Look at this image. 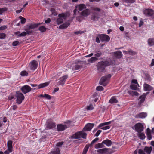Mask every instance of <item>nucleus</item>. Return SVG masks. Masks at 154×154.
<instances>
[{
    "label": "nucleus",
    "mask_w": 154,
    "mask_h": 154,
    "mask_svg": "<svg viewBox=\"0 0 154 154\" xmlns=\"http://www.w3.org/2000/svg\"><path fill=\"white\" fill-rule=\"evenodd\" d=\"M40 24V23L30 24L27 26L26 28L25 29V30L27 32L28 34L31 33L32 32V29L36 28Z\"/></svg>",
    "instance_id": "1"
},
{
    "label": "nucleus",
    "mask_w": 154,
    "mask_h": 154,
    "mask_svg": "<svg viewBox=\"0 0 154 154\" xmlns=\"http://www.w3.org/2000/svg\"><path fill=\"white\" fill-rule=\"evenodd\" d=\"M87 134L83 131H80L75 133L72 136V138L74 139H79L82 138L86 139Z\"/></svg>",
    "instance_id": "2"
},
{
    "label": "nucleus",
    "mask_w": 154,
    "mask_h": 154,
    "mask_svg": "<svg viewBox=\"0 0 154 154\" xmlns=\"http://www.w3.org/2000/svg\"><path fill=\"white\" fill-rule=\"evenodd\" d=\"M16 101L17 103L20 104L24 99V96L23 94L19 92H17L15 95Z\"/></svg>",
    "instance_id": "3"
},
{
    "label": "nucleus",
    "mask_w": 154,
    "mask_h": 154,
    "mask_svg": "<svg viewBox=\"0 0 154 154\" xmlns=\"http://www.w3.org/2000/svg\"><path fill=\"white\" fill-rule=\"evenodd\" d=\"M139 87V85L137 82V81L135 79H133L132 80L131 82L130 87V89L134 90H138V87Z\"/></svg>",
    "instance_id": "4"
},
{
    "label": "nucleus",
    "mask_w": 154,
    "mask_h": 154,
    "mask_svg": "<svg viewBox=\"0 0 154 154\" xmlns=\"http://www.w3.org/2000/svg\"><path fill=\"white\" fill-rule=\"evenodd\" d=\"M59 18L57 20V23L58 24H60L63 22V20L66 18V16L64 14H62L59 15Z\"/></svg>",
    "instance_id": "5"
},
{
    "label": "nucleus",
    "mask_w": 154,
    "mask_h": 154,
    "mask_svg": "<svg viewBox=\"0 0 154 154\" xmlns=\"http://www.w3.org/2000/svg\"><path fill=\"white\" fill-rule=\"evenodd\" d=\"M21 90L24 94L30 92L32 90V88L29 86L28 85H25L21 87Z\"/></svg>",
    "instance_id": "6"
},
{
    "label": "nucleus",
    "mask_w": 154,
    "mask_h": 154,
    "mask_svg": "<svg viewBox=\"0 0 154 154\" xmlns=\"http://www.w3.org/2000/svg\"><path fill=\"white\" fill-rule=\"evenodd\" d=\"M135 130L138 133L141 132L143 131L144 128L143 125L140 123L136 124L134 126Z\"/></svg>",
    "instance_id": "7"
},
{
    "label": "nucleus",
    "mask_w": 154,
    "mask_h": 154,
    "mask_svg": "<svg viewBox=\"0 0 154 154\" xmlns=\"http://www.w3.org/2000/svg\"><path fill=\"white\" fill-rule=\"evenodd\" d=\"M38 65L37 62L35 60H34L30 63L29 66L30 69L35 70L37 68Z\"/></svg>",
    "instance_id": "8"
},
{
    "label": "nucleus",
    "mask_w": 154,
    "mask_h": 154,
    "mask_svg": "<svg viewBox=\"0 0 154 154\" xmlns=\"http://www.w3.org/2000/svg\"><path fill=\"white\" fill-rule=\"evenodd\" d=\"M68 78V75H64L60 78L59 81L58 82L59 85H61L62 86L63 85Z\"/></svg>",
    "instance_id": "9"
},
{
    "label": "nucleus",
    "mask_w": 154,
    "mask_h": 154,
    "mask_svg": "<svg viewBox=\"0 0 154 154\" xmlns=\"http://www.w3.org/2000/svg\"><path fill=\"white\" fill-rule=\"evenodd\" d=\"M109 149L108 148H104L97 150V152L100 154H109L111 153L109 151Z\"/></svg>",
    "instance_id": "10"
},
{
    "label": "nucleus",
    "mask_w": 154,
    "mask_h": 154,
    "mask_svg": "<svg viewBox=\"0 0 154 154\" xmlns=\"http://www.w3.org/2000/svg\"><path fill=\"white\" fill-rule=\"evenodd\" d=\"M143 13L146 15L151 16L154 14V12L152 9H148L145 10Z\"/></svg>",
    "instance_id": "11"
},
{
    "label": "nucleus",
    "mask_w": 154,
    "mask_h": 154,
    "mask_svg": "<svg viewBox=\"0 0 154 154\" xmlns=\"http://www.w3.org/2000/svg\"><path fill=\"white\" fill-rule=\"evenodd\" d=\"M94 126L93 123H88L84 128L83 130L85 131H88L91 130Z\"/></svg>",
    "instance_id": "12"
},
{
    "label": "nucleus",
    "mask_w": 154,
    "mask_h": 154,
    "mask_svg": "<svg viewBox=\"0 0 154 154\" xmlns=\"http://www.w3.org/2000/svg\"><path fill=\"white\" fill-rule=\"evenodd\" d=\"M107 77H103L100 81V84L104 86H106L107 84Z\"/></svg>",
    "instance_id": "13"
},
{
    "label": "nucleus",
    "mask_w": 154,
    "mask_h": 154,
    "mask_svg": "<svg viewBox=\"0 0 154 154\" xmlns=\"http://www.w3.org/2000/svg\"><path fill=\"white\" fill-rule=\"evenodd\" d=\"M100 35L101 41L108 42L109 41L110 38L108 35L104 34H100Z\"/></svg>",
    "instance_id": "14"
},
{
    "label": "nucleus",
    "mask_w": 154,
    "mask_h": 154,
    "mask_svg": "<svg viewBox=\"0 0 154 154\" xmlns=\"http://www.w3.org/2000/svg\"><path fill=\"white\" fill-rule=\"evenodd\" d=\"M67 128L65 125L59 124L57 125V129L59 131H62Z\"/></svg>",
    "instance_id": "15"
},
{
    "label": "nucleus",
    "mask_w": 154,
    "mask_h": 154,
    "mask_svg": "<svg viewBox=\"0 0 154 154\" xmlns=\"http://www.w3.org/2000/svg\"><path fill=\"white\" fill-rule=\"evenodd\" d=\"M90 14V11L88 9H85L81 13V15L84 17H87Z\"/></svg>",
    "instance_id": "16"
},
{
    "label": "nucleus",
    "mask_w": 154,
    "mask_h": 154,
    "mask_svg": "<svg viewBox=\"0 0 154 154\" xmlns=\"http://www.w3.org/2000/svg\"><path fill=\"white\" fill-rule=\"evenodd\" d=\"M143 88L145 91H150L153 89V88L152 87L146 83L144 84Z\"/></svg>",
    "instance_id": "17"
},
{
    "label": "nucleus",
    "mask_w": 154,
    "mask_h": 154,
    "mask_svg": "<svg viewBox=\"0 0 154 154\" xmlns=\"http://www.w3.org/2000/svg\"><path fill=\"white\" fill-rule=\"evenodd\" d=\"M108 64H107L106 62H105L103 61L99 62L98 64V69H100L101 68H104L108 66Z\"/></svg>",
    "instance_id": "18"
},
{
    "label": "nucleus",
    "mask_w": 154,
    "mask_h": 154,
    "mask_svg": "<svg viewBox=\"0 0 154 154\" xmlns=\"http://www.w3.org/2000/svg\"><path fill=\"white\" fill-rule=\"evenodd\" d=\"M103 145L105 144L108 147L111 146L112 144V141L108 139L103 141Z\"/></svg>",
    "instance_id": "19"
},
{
    "label": "nucleus",
    "mask_w": 154,
    "mask_h": 154,
    "mask_svg": "<svg viewBox=\"0 0 154 154\" xmlns=\"http://www.w3.org/2000/svg\"><path fill=\"white\" fill-rule=\"evenodd\" d=\"M12 143L13 142L11 140H9L7 142L8 149L10 152L12 151Z\"/></svg>",
    "instance_id": "20"
},
{
    "label": "nucleus",
    "mask_w": 154,
    "mask_h": 154,
    "mask_svg": "<svg viewBox=\"0 0 154 154\" xmlns=\"http://www.w3.org/2000/svg\"><path fill=\"white\" fill-rule=\"evenodd\" d=\"M147 116V114L146 113L142 112L136 115L135 117L136 118H144Z\"/></svg>",
    "instance_id": "21"
},
{
    "label": "nucleus",
    "mask_w": 154,
    "mask_h": 154,
    "mask_svg": "<svg viewBox=\"0 0 154 154\" xmlns=\"http://www.w3.org/2000/svg\"><path fill=\"white\" fill-rule=\"evenodd\" d=\"M76 8H77L78 10L80 11H81L82 10H84L86 8L85 5L83 4H81L76 6Z\"/></svg>",
    "instance_id": "22"
},
{
    "label": "nucleus",
    "mask_w": 154,
    "mask_h": 154,
    "mask_svg": "<svg viewBox=\"0 0 154 154\" xmlns=\"http://www.w3.org/2000/svg\"><path fill=\"white\" fill-rule=\"evenodd\" d=\"M114 55L116 57L118 58H121L122 56V54L121 51H119L113 53Z\"/></svg>",
    "instance_id": "23"
},
{
    "label": "nucleus",
    "mask_w": 154,
    "mask_h": 154,
    "mask_svg": "<svg viewBox=\"0 0 154 154\" xmlns=\"http://www.w3.org/2000/svg\"><path fill=\"white\" fill-rule=\"evenodd\" d=\"M55 126V125L52 122H51L48 124L46 127L47 129L53 128Z\"/></svg>",
    "instance_id": "24"
},
{
    "label": "nucleus",
    "mask_w": 154,
    "mask_h": 154,
    "mask_svg": "<svg viewBox=\"0 0 154 154\" xmlns=\"http://www.w3.org/2000/svg\"><path fill=\"white\" fill-rule=\"evenodd\" d=\"M152 150V147H146L144 149L145 152L147 154H150Z\"/></svg>",
    "instance_id": "25"
},
{
    "label": "nucleus",
    "mask_w": 154,
    "mask_h": 154,
    "mask_svg": "<svg viewBox=\"0 0 154 154\" xmlns=\"http://www.w3.org/2000/svg\"><path fill=\"white\" fill-rule=\"evenodd\" d=\"M148 44L150 46L154 45V38H149L147 41Z\"/></svg>",
    "instance_id": "26"
},
{
    "label": "nucleus",
    "mask_w": 154,
    "mask_h": 154,
    "mask_svg": "<svg viewBox=\"0 0 154 154\" xmlns=\"http://www.w3.org/2000/svg\"><path fill=\"white\" fill-rule=\"evenodd\" d=\"M118 101L115 97H112L109 100V102L111 103H117Z\"/></svg>",
    "instance_id": "27"
},
{
    "label": "nucleus",
    "mask_w": 154,
    "mask_h": 154,
    "mask_svg": "<svg viewBox=\"0 0 154 154\" xmlns=\"http://www.w3.org/2000/svg\"><path fill=\"white\" fill-rule=\"evenodd\" d=\"M49 83L48 82H45L44 83L38 85V88L40 89L44 87H45L49 85Z\"/></svg>",
    "instance_id": "28"
},
{
    "label": "nucleus",
    "mask_w": 154,
    "mask_h": 154,
    "mask_svg": "<svg viewBox=\"0 0 154 154\" xmlns=\"http://www.w3.org/2000/svg\"><path fill=\"white\" fill-rule=\"evenodd\" d=\"M105 147L103 143V141L101 143H99L95 145V148L96 149H99L100 148H102Z\"/></svg>",
    "instance_id": "29"
},
{
    "label": "nucleus",
    "mask_w": 154,
    "mask_h": 154,
    "mask_svg": "<svg viewBox=\"0 0 154 154\" xmlns=\"http://www.w3.org/2000/svg\"><path fill=\"white\" fill-rule=\"evenodd\" d=\"M82 67V65L79 64H76L73 67L72 69L73 70H78L81 69Z\"/></svg>",
    "instance_id": "30"
},
{
    "label": "nucleus",
    "mask_w": 154,
    "mask_h": 154,
    "mask_svg": "<svg viewBox=\"0 0 154 154\" xmlns=\"http://www.w3.org/2000/svg\"><path fill=\"white\" fill-rule=\"evenodd\" d=\"M69 25V23H65L64 24L61 25L59 26V28L61 29H63L66 28Z\"/></svg>",
    "instance_id": "31"
},
{
    "label": "nucleus",
    "mask_w": 154,
    "mask_h": 154,
    "mask_svg": "<svg viewBox=\"0 0 154 154\" xmlns=\"http://www.w3.org/2000/svg\"><path fill=\"white\" fill-rule=\"evenodd\" d=\"M128 93L130 94H131L132 96H138L139 95V94L137 92L133 91H128Z\"/></svg>",
    "instance_id": "32"
},
{
    "label": "nucleus",
    "mask_w": 154,
    "mask_h": 154,
    "mask_svg": "<svg viewBox=\"0 0 154 154\" xmlns=\"http://www.w3.org/2000/svg\"><path fill=\"white\" fill-rule=\"evenodd\" d=\"M91 10L96 12H100L101 11L100 8L95 6H92L91 8Z\"/></svg>",
    "instance_id": "33"
},
{
    "label": "nucleus",
    "mask_w": 154,
    "mask_h": 154,
    "mask_svg": "<svg viewBox=\"0 0 154 154\" xmlns=\"http://www.w3.org/2000/svg\"><path fill=\"white\" fill-rule=\"evenodd\" d=\"M53 154H60V151L59 149L57 148L56 149H54L51 152Z\"/></svg>",
    "instance_id": "34"
},
{
    "label": "nucleus",
    "mask_w": 154,
    "mask_h": 154,
    "mask_svg": "<svg viewBox=\"0 0 154 154\" xmlns=\"http://www.w3.org/2000/svg\"><path fill=\"white\" fill-rule=\"evenodd\" d=\"M137 135L141 139H144L146 137L144 134L143 133H141V132L138 133Z\"/></svg>",
    "instance_id": "35"
},
{
    "label": "nucleus",
    "mask_w": 154,
    "mask_h": 154,
    "mask_svg": "<svg viewBox=\"0 0 154 154\" xmlns=\"http://www.w3.org/2000/svg\"><path fill=\"white\" fill-rule=\"evenodd\" d=\"M97 60V57H92L90 59H89L88 60V61L89 62L92 63L93 62L96 61Z\"/></svg>",
    "instance_id": "36"
},
{
    "label": "nucleus",
    "mask_w": 154,
    "mask_h": 154,
    "mask_svg": "<svg viewBox=\"0 0 154 154\" xmlns=\"http://www.w3.org/2000/svg\"><path fill=\"white\" fill-rule=\"evenodd\" d=\"M111 122H106L100 124L98 126V127H101L106 125H108L110 124Z\"/></svg>",
    "instance_id": "37"
},
{
    "label": "nucleus",
    "mask_w": 154,
    "mask_h": 154,
    "mask_svg": "<svg viewBox=\"0 0 154 154\" xmlns=\"http://www.w3.org/2000/svg\"><path fill=\"white\" fill-rule=\"evenodd\" d=\"M47 29L44 26H41L40 27L38 30L40 31L41 32H45Z\"/></svg>",
    "instance_id": "38"
},
{
    "label": "nucleus",
    "mask_w": 154,
    "mask_h": 154,
    "mask_svg": "<svg viewBox=\"0 0 154 154\" xmlns=\"http://www.w3.org/2000/svg\"><path fill=\"white\" fill-rule=\"evenodd\" d=\"M20 75L22 76H27L28 75V73L26 71H23L21 72Z\"/></svg>",
    "instance_id": "39"
},
{
    "label": "nucleus",
    "mask_w": 154,
    "mask_h": 154,
    "mask_svg": "<svg viewBox=\"0 0 154 154\" xmlns=\"http://www.w3.org/2000/svg\"><path fill=\"white\" fill-rule=\"evenodd\" d=\"M145 95H143L140 97V103H141L145 100Z\"/></svg>",
    "instance_id": "40"
},
{
    "label": "nucleus",
    "mask_w": 154,
    "mask_h": 154,
    "mask_svg": "<svg viewBox=\"0 0 154 154\" xmlns=\"http://www.w3.org/2000/svg\"><path fill=\"white\" fill-rule=\"evenodd\" d=\"M27 34H28L27 32H23L21 33L20 34L18 35V37H23V36H25Z\"/></svg>",
    "instance_id": "41"
},
{
    "label": "nucleus",
    "mask_w": 154,
    "mask_h": 154,
    "mask_svg": "<svg viewBox=\"0 0 154 154\" xmlns=\"http://www.w3.org/2000/svg\"><path fill=\"white\" fill-rule=\"evenodd\" d=\"M19 18L21 19V23L22 24H24L26 22V19L21 16L19 17Z\"/></svg>",
    "instance_id": "42"
},
{
    "label": "nucleus",
    "mask_w": 154,
    "mask_h": 154,
    "mask_svg": "<svg viewBox=\"0 0 154 154\" xmlns=\"http://www.w3.org/2000/svg\"><path fill=\"white\" fill-rule=\"evenodd\" d=\"M94 109V107L92 105H90L86 107V109L87 110H92Z\"/></svg>",
    "instance_id": "43"
},
{
    "label": "nucleus",
    "mask_w": 154,
    "mask_h": 154,
    "mask_svg": "<svg viewBox=\"0 0 154 154\" xmlns=\"http://www.w3.org/2000/svg\"><path fill=\"white\" fill-rule=\"evenodd\" d=\"M86 32L85 31H76L74 32V33L78 35L79 34H81Z\"/></svg>",
    "instance_id": "44"
},
{
    "label": "nucleus",
    "mask_w": 154,
    "mask_h": 154,
    "mask_svg": "<svg viewBox=\"0 0 154 154\" xmlns=\"http://www.w3.org/2000/svg\"><path fill=\"white\" fill-rule=\"evenodd\" d=\"M6 8H0V14H2L3 13L7 11Z\"/></svg>",
    "instance_id": "45"
},
{
    "label": "nucleus",
    "mask_w": 154,
    "mask_h": 154,
    "mask_svg": "<svg viewBox=\"0 0 154 154\" xmlns=\"http://www.w3.org/2000/svg\"><path fill=\"white\" fill-rule=\"evenodd\" d=\"M99 39H100V34L98 35H97V37L96 38V42L97 43H100V41Z\"/></svg>",
    "instance_id": "46"
},
{
    "label": "nucleus",
    "mask_w": 154,
    "mask_h": 154,
    "mask_svg": "<svg viewBox=\"0 0 154 154\" xmlns=\"http://www.w3.org/2000/svg\"><path fill=\"white\" fill-rule=\"evenodd\" d=\"M128 54L131 55H135L136 53L134 52L132 50H129L128 51Z\"/></svg>",
    "instance_id": "47"
},
{
    "label": "nucleus",
    "mask_w": 154,
    "mask_h": 154,
    "mask_svg": "<svg viewBox=\"0 0 154 154\" xmlns=\"http://www.w3.org/2000/svg\"><path fill=\"white\" fill-rule=\"evenodd\" d=\"M89 148V146L87 145L84 149L83 154H86Z\"/></svg>",
    "instance_id": "48"
},
{
    "label": "nucleus",
    "mask_w": 154,
    "mask_h": 154,
    "mask_svg": "<svg viewBox=\"0 0 154 154\" xmlns=\"http://www.w3.org/2000/svg\"><path fill=\"white\" fill-rule=\"evenodd\" d=\"M98 140H99V139L98 138H95V139H94V140H93L91 143L90 145V146H92L94 144L95 142H96Z\"/></svg>",
    "instance_id": "49"
},
{
    "label": "nucleus",
    "mask_w": 154,
    "mask_h": 154,
    "mask_svg": "<svg viewBox=\"0 0 154 154\" xmlns=\"http://www.w3.org/2000/svg\"><path fill=\"white\" fill-rule=\"evenodd\" d=\"M19 42L17 41H16L13 42L12 43V45L13 46H15L19 45Z\"/></svg>",
    "instance_id": "50"
},
{
    "label": "nucleus",
    "mask_w": 154,
    "mask_h": 154,
    "mask_svg": "<svg viewBox=\"0 0 154 154\" xmlns=\"http://www.w3.org/2000/svg\"><path fill=\"white\" fill-rule=\"evenodd\" d=\"M44 97L48 100H50L51 99V96L48 94H45L44 95Z\"/></svg>",
    "instance_id": "51"
},
{
    "label": "nucleus",
    "mask_w": 154,
    "mask_h": 154,
    "mask_svg": "<svg viewBox=\"0 0 154 154\" xmlns=\"http://www.w3.org/2000/svg\"><path fill=\"white\" fill-rule=\"evenodd\" d=\"M5 37V33H0V39H4Z\"/></svg>",
    "instance_id": "52"
},
{
    "label": "nucleus",
    "mask_w": 154,
    "mask_h": 154,
    "mask_svg": "<svg viewBox=\"0 0 154 154\" xmlns=\"http://www.w3.org/2000/svg\"><path fill=\"white\" fill-rule=\"evenodd\" d=\"M96 89L98 91H102L103 90V88L101 86H99L96 88Z\"/></svg>",
    "instance_id": "53"
},
{
    "label": "nucleus",
    "mask_w": 154,
    "mask_h": 154,
    "mask_svg": "<svg viewBox=\"0 0 154 154\" xmlns=\"http://www.w3.org/2000/svg\"><path fill=\"white\" fill-rule=\"evenodd\" d=\"M102 53L100 52H99L95 54V56L96 57H99L101 56Z\"/></svg>",
    "instance_id": "54"
},
{
    "label": "nucleus",
    "mask_w": 154,
    "mask_h": 154,
    "mask_svg": "<svg viewBox=\"0 0 154 154\" xmlns=\"http://www.w3.org/2000/svg\"><path fill=\"white\" fill-rule=\"evenodd\" d=\"M63 142L62 141L58 142L57 143L56 146L58 147H60L63 144Z\"/></svg>",
    "instance_id": "55"
},
{
    "label": "nucleus",
    "mask_w": 154,
    "mask_h": 154,
    "mask_svg": "<svg viewBox=\"0 0 154 154\" xmlns=\"http://www.w3.org/2000/svg\"><path fill=\"white\" fill-rule=\"evenodd\" d=\"M110 127L109 126H103L102 127L101 129L103 130H106L109 129Z\"/></svg>",
    "instance_id": "56"
},
{
    "label": "nucleus",
    "mask_w": 154,
    "mask_h": 154,
    "mask_svg": "<svg viewBox=\"0 0 154 154\" xmlns=\"http://www.w3.org/2000/svg\"><path fill=\"white\" fill-rule=\"evenodd\" d=\"M102 131L101 130H98L97 133L95 134V136L96 137L98 136L100 133Z\"/></svg>",
    "instance_id": "57"
},
{
    "label": "nucleus",
    "mask_w": 154,
    "mask_h": 154,
    "mask_svg": "<svg viewBox=\"0 0 154 154\" xmlns=\"http://www.w3.org/2000/svg\"><path fill=\"white\" fill-rule=\"evenodd\" d=\"M59 88L58 87L54 89L53 91L52 92L53 94H55V92L58 91Z\"/></svg>",
    "instance_id": "58"
},
{
    "label": "nucleus",
    "mask_w": 154,
    "mask_h": 154,
    "mask_svg": "<svg viewBox=\"0 0 154 154\" xmlns=\"http://www.w3.org/2000/svg\"><path fill=\"white\" fill-rule=\"evenodd\" d=\"M51 11L52 14L54 15H56L57 14H56L55 12V10L54 9L51 8Z\"/></svg>",
    "instance_id": "59"
},
{
    "label": "nucleus",
    "mask_w": 154,
    "mask_h": 154,
    "mask_svg": "<svg viewBox=\"0 0 154 154\" xmlns=\"http://www.w3.org/2000/svg\"><path fill=\"white\" fill-rule=\"evenodd\" d=\"M17 106L16 105H15V104H14L11 107H12V108L14 110H15L17 108Z\"/></svg>",
    "instance_id": "60"
},
{
    "label": "nucleus",
    "mask_w": 154,
    "mask_h": 154,
    "mask_svg": "<svg viewBox=\"0 0 154 154\" xmlns=\"http://www.w3.org/2000/svg\"><path fill=\"white\" fill-rule=\"evenodd\" d=\"M147 139L149 140H151L152 139V136L151 134H146Z\"/></svg>",
    "instance_id": "61"
},
{
    "label": "nucleus",
    "mask_w": 154,
    "mask_h": 154,
    "mask_svg": "<svg viewBox=\"0 0 154 154\" xmlns=\"http://www.w3.org/2000/svg\"><path fill=\"white\" fill-rule=\"evenodd\" d=\"M7 28V27L5 26H3L0 27V29L1 30H4Z\"/></svg>",
    "instance_id": "62"
},
{
    "label": "nucleus",
    "mask_w": 154,
    "mask_h": 154,
    "mask_svg": "<svg viewBox=\"0 0 154 154\" xmlns=\"http://www.w3.org/2000/svg\"><path fill=\"white\" fill-rule=\"evenodd\" d=\"M138 153L139 154H145L143 150L141 149L139 150Z\"/></svg>",
    "instance_id": "63"
},
{
    "label": "nucleus",
    "mask_w": 154,
    "mask_h": 154,
    "mask_svg": "<svg viewBox=\"0 0 154 154\" xmlns=\"http://www.w3.org/2000/svg\"><path fill=\"white\" fill-rule=\"evenodd\" d=\"M10 152L8 149L7 150H6L4 152L5 154H9L10 152Z\"/></svg>",
    "instance_id": "64"
}]
</instances>
